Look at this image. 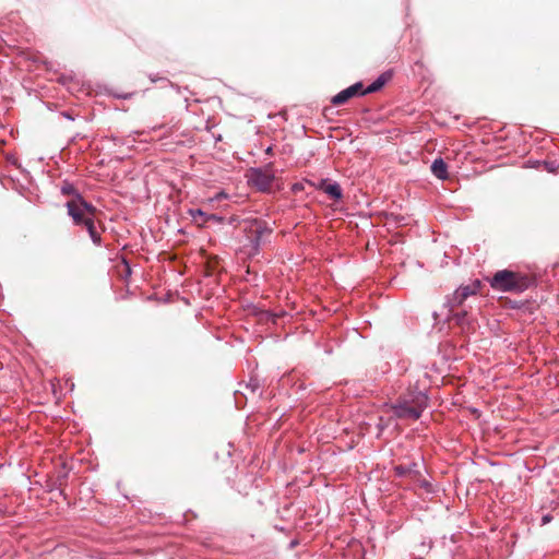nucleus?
<instances>
[{"label": "nucleus", "mask_w": 559, "mask_h": 559, "mask_svg": "<svg viewBox=\"0 0 559 559\" xmlns=\"http://www.w3.org/2000/svg\"><path fill=\"white\" fill-rule=\"evenodd\" d=\"M192 221L199 226L207 223V214L200 209H193L189 211Z\"/></svg>", "instance_id": "nucleus-11"}, {"label": "nucleus", "mask_w": 559, "mask_h": 559, "mask_svg": "<svg viewBox=\"0 0 559 559\" xmlns=\"http://www.w3.org/2000/svg\"><path fill=\"white\" fill-rule=\"evenodd\" d=\"M218 264H219V259L216 255L215 257H211L206 261V269L210 271V274L215 272L218 269Z\"/></svg>", "instance_id": "nucleus-13"}, {"label": "nucleus", "mask_w": 559, "mask_h": 559, "mask_svg": "<svg viewBox=\"0 0 559 559\" xmlns=\"http://www.w3.org/2000/svg\"><path fill=\"white\" fill-rule=\"evenodd\" d=\"M431 171L438 179H447L448 166L442 158H437L431 165Z\"/></svg>", "instance_id": "nucleus-9"}, {"label": "nucleus", "mask_w": 559, "mask_h": 559, "mask_svg": "<svg viewBox=\"0 0 559 559\" xmlns=\"http://www.w3.org/2000/svg\"><path fill=\"white\" fill-rule=\"evenodd\" d=\"M271 151H272V148H271V147H269V148L266 150V153H267V154H270V153H271Z\"/></svg>", "instance_id": "nucleus-20"}, {"label": "nucleus", "mask_w": 559, "mask_h": 559, "mask_svg": "<svg viewBox=\"0 0 559 559\" xmlns=\"http://www.w3.org/2000/svg\"><path fill=\"white\" fill-rule=\"evenodd\" d=\"M317 188L335 201L341 200L343 197L341 186L337 182H331L329 179H322Z\"/></svg>", "instance_id": "nucleus-7"}, {"label": "nucleus", "mask_w": 559, "mask_h": 559, "mask_svg": "<svg viewBox=\"0 0 559 559\" xmlns=\"http://www.w3.org/2000/svg\"><path fill=\"white\" fill-rule=\"evenodd\" d=\"M391 79V74L385 72L382 73L373 83H371L366 90H364L365 94H371L381 90L386 82Z\"/></svg>", "instance_id": "nucleus-10"}, {"label": "nucleus", "mask_w": 559, "mask_h": 559, "mask_svg": "<svg viewBox=\"0 0 559 559\" xmlns=\"http://www.w3.org/2000/svg\"><path fill=\"white\" fill-rule=\"evenodd\" d=\"M222 198H224V199L226 198V194H225V193H223V192L218 193V194L215 197V199H216V200H219V199H222Z\"/></svg>", "instance_id": "nucleus-18"}, {"label": "nucleus", "mask_w": 559, "mask_h": 559, "mask_svg": "<svg viewBox=\"0 0 559 559\" xmlns=\"http://www.w3.org/2000/svg\"><path fill=\"white\" fill-rule=\"evenodd\" d=\"M467 316V312L466 311H462V312H455L453 313L451 317H450V321H454L455 324L457 325H463L464 324V320Z\"/></svg>", "instance_id": "nucleus-14"}, {"label": "nucleus", "mask_w": 559, "mask_h": 559, "mask_svg": "<svg viewBox=\"0 0 559 559\" xmlns=\"http://www.w3.org/2000/svg\"><path fill=\"white\" fill-rule=\"evenodd\" d=\"M550 521V516L549 515H545L543 516V524H546Z\"/></svg>", "instance_id": "nucleus-17"}, {"label": "nucleus", "mask_w": 559, "mask_h": 559, "mask_svg": "<svg viewBox=\"0 0 559 559\" xmlns=\"http://www.w3.org/2000/svg\"><path fill=\"white\" fill-rule=\"evenodd\" d=\"M209 221H210V222H217V223H219V222H222V221H223V218H222V217H218V216H217V215H215V214H210V215H207V222H209Z\"/></svg>", "instance_id": "nucleus-16"}, {"label": "nucleus", "mask_w": 559, "mask_h": 559, "mask_svg": "<svg viewBox=\"0 0 559 559\" xmlns=\"http://www.w3.org/2000/svg\"><path fill=\"white\" fill-rule=\"evenodd\" d=\"M407 479L412 483L418 484L427 491H431V485L426 479L423 478L420 471L418 469L417 463H412V468L408 473Z\"/></svg>", "instance_id": "nucleus-8"}, {"label": "nucleus", "mask_w": 559, "mask_h": 559, "mask_svg": "<svg viewBox=\"0 0 559 559\" xmlns=\"http://www.w3.org/2000/svg\"><path fill=\"white\" fill-rule=\"evenodd\" d=\"M362 87H364L362 83H360V82L355 83L354 85L341 91L338 94L333 96L331 102L335 106H341V105L345 104L346 102H348L354 96L365 95Z\"/></svg>", "instance_id": "nucleus-6"}, {"label": "nucleus", "mask_w": 559, "mask_h": 559, "mask_svg": "<svg viewBox=\"0 0 559 559\" xmlns=\"http://www.w3.org/2000/svg\"><path fill=\"white\" fill-rule=\"evenodd\" d=\"M61 192H62L63 194H66V195H73V197H74L75 194H78V193L75 192L74 187H73L72 185H70V183H64V185L61 187Z\"/></svg>", "instance_id": "nucleus-15"}, {"label": "nucleus", "mask_w": 559, "mask_h": 559, "mask_svg": "<svg viewBox=\"0 0 559 559\" xmlns=\"http://www.w3.org/2000/svg\"><path fill=\"white\" fill-rule=\"evenodd\" d=\"M428 397L423 391L409 390L400 396L390 409L399 419L417 420L427 407Z\"/></svg>", "instance_id": "nucleus-3"}, {"label": "nucleus", "mask_w": 559, "mask_h": 559, "mask_svg": "<svg viewBox=\"0 0 559 559\" xmlns=\"http://www.w3.org/2000/svg\"><path fill=\"white\" fill-rule=\"evenodd\" d=\"M481 283L480 281L476 280L469 285L461 286L459 287L452 298L450 299L449 304L451 307V311H453L455 308H459L463 305V302L473 295H476L478 290L480 289Z\"/></svg>", "instance_id": "nucleus-5"}, {"label": "nucleus", "mask_w": 559, "mask_h": 559, "mask_svg": "<svg viewBox=\"0 0 559 559\" xmlns=\"http://www.w3.org/2000/svg\"><path fill=\"white\" fill-rule=\"evenodd\" d=\"M276 181L271 165L265 168L251 169L248 174V183L261 192H271Z\"/></svg>", "instance_id": "nucleus-4"}, {"label": "nucleus", "mask_w": 559, "mask_h": 559, "mask_svg": "<svg viewBox=\"0 0 559 559\" xmlns=\"http://www.w3.org/2000/svg\"><path fill=\"white\" fill-rule=\"evenodd\" d=\"M126 269H127L128 273H130V269H129L128 264H126Z\"/></svg>", "instance_id": "nucleus-19"}, {"label": "nucleus", "mask_w": 559, "mask_h": 559, "mask_svg": "<svg viewBox=\"0 0 559 559\" xmlns=\"http://www.w3.org/2000/svg\"><path fill=\"white\" fill-rule=\"evenodd\" d=\"M66 205L68 214L72 217L73 222L76 225L84 226L93 242H98L100 235L94 222L95 207L87 203L80 194L72 197Z\"/></svg>", "instance_id": "nucleus-2"}, {"label": "nucleus", "mask_w": 559, "mask_h": 559, "mask_svg": "<svg viewBox=\"0 0 559 559\" xmlns=\"http://www.w3.org/2000/svg\"><path fill=\"white\" fill-rule=\"evenodd\" d=\"M411 468H412V464H408V465H397V466L394 467V471H395L397 476L407 478Z\"/></svg>", "instance_id": "nucleus-12"}, {"label": "nucleus", "mask_w": 559, "mask_h": 559, "mask_svg": "<svg viewBox=\"0 0 559 559\" xmlns=\"http://www.w3.org/2000/svg\"><path fill=\"white\" fill-rule=\"evenodd\" d=\"M486 281L493 290L512 294H521L535 284L532 274L511 269L498 270Z\"/></svg>", "instance_id": "nucleus-1"}]
</instances>
